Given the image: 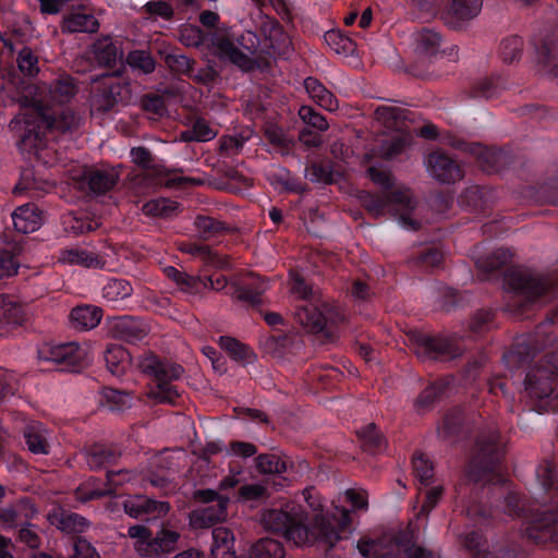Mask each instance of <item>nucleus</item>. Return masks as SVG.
Instances as JSON below:
<instances>
[{
  "label": "nucleus",
  "instance_id": "f257e3e1",
  "mask_svg": "<svg viewBox=\"0 0 558 558\" xmlns=\"http://www.w3.org/2000/svg\"><path fill=\"white\" fill-rule=\"evenodd\" d=\"M476 452L468 463L464 476L457 486V500L473 530L464 534L463 544L474 558H524L521 546L513 541L497 542L486 547L485 531L498 524L504 514L511 517L505 506L507 477L502 471L506 442L496 424L481 430ZM513 518L515 515H512Z\"/></svg>",
  "mask_w": 558,
  "mask_h": 558
},
{
  "label": "nucleus",
  "instance_id": "f03ea898",
  "mask_svg": "<svg viewBox=\"0 0 558 558\" xmlns=\"http://www.w3.org/2000/svg\"><path fill=\"white\" fill-rule=\"evenodd\" d=\"M76 93L74 78L62 75L50 85L46 100H36L22 119L12 120V128L21 132L19 148L22 151L38 155L51 142L78 132L83 117L69 106Z\"/></svg>",
  "mask_w": 558,
  "mask_h": 558
},
{
  "label": "nucleus",
  "instance_id": "7ed1b4c3",
  "mask_svg": "<svg viewBox=\"0 0 558 558\" xmlns=\"http://www.w3.org/2000/svg\"><path fill=\"white\" fill-rule=\"evenodd\" d=\"M318 507L319 510L312 518L298 506L291 510L270 509L263 514L262 520L267 530L296 545L317 544L330 549L351 534V513L343 507Z\"/></svg>",
  "mask_w": 558,
  "mask_h": 558
},
{
  "label": "nucleus",
  "instance_id": "20e7f679",
  "mask_svg": "<svg viewBox=\"0 0 558 558\" xmlns=\"http://www.w3.org/2000/svg\"><path fill=\"white\" fill-rule=\"evenodd\" d=\"M513 252L498 247L476 262L485 279L502 276V283L510 294L506 311L515 317L524 316L534 305L548 303L558 298V281L549 276L538 275L527 268L508 267Z\"/></svg>",
  "mask_w": 558,
  "mask_h": 558
},
{
  "label": "nucleus",
  "instance_id": "39448f33",
  "mask_svg": "<svg viewBox=\"0 0 558 558\" xmlns=\"http://www.w3.org/2000/svg\"><path fill=\"white\" fill-rule=\"evenodd\" d=\"M536 477L549 505L526 509L517 493L505 497V506L510 515L524 519L525 534L536 544L558 543V465L553 460H544L536 469Z\"/></svg>",
  "mask_w": 558,
  "mask_h": 558
},
{
  "label": "nucleus",
  "instance_id": "423d86ee",
  "mask_svg": "<svg viewBox=\"0 0 558 558\" xmlns=\"http://www.w3.org/2000/svg\"><path fill=\"white\" fill-rule=\"evenodd\" d=\"M290 291L295 301L294 318L308 331L329 336L338 324L344 322L345 315L339 306L324 302L300 274L290 275Z\"/></svg>",
  "mask_w": 558,
  "mask_h": 558
},
{
  "label": "nucleus",
  "instance_id": "0eeeda50",
  "mask_svg": "<svg viewBox=\"0 0 558 558\" xmlns=\"http://www.w3.org/2000/svg\"><path fill=\"white\" fill-rule=\"evenodd\" d=\"M137 367L149 377L147 398L156 404H178L183 388L178 384L184 374L180 364L145 351L137 359Z\"/></svg>",
  "mask_w": 558,
  "mask_h": 558
},
{
  "label": "nucleus",
  "instance_id": "6e6552de",
  "mask_svg": "<svg viewBox=\"0 0 558 558\" xmlns=\"http://www.w3.org/2000/svg\"><path fill=\"white\" fill-rule=\"evenodd\" d=\"M360 199L363 207L376 217L384 216L386 211L395 210L399 215V222L404 229L416 231L421 227V223L411 216L415 208V202L409 190H398L389 193L364 191Z\"/></svg>",
  "mask_w": 558,
  "mask_h": 558
},
{
  "label": "nucleus",
  "instance_id": "1a4fd4ad",
  "mask_svg": "<svg viewBox=\"0 0 558 558\" xmlns=\"http://www.w3.org/2000/svg\"><path fill=\"white\" fill-rule=\"evenodd\" d=\"M216 46L221 58L227 59L243 72H252L260 66L262 40L252 31L222 37L218 39Z\"/></svg>",
  "mask_w": 558,
  "mask_h": 558
},
{
  "label": "nucleus",
  "instance_id": "9d476101",
  "mask_svg": "<svg viewBox=\"0 0 558 558\" xmlns=\"http://www.w3.org/2000/svg\"><path fill=\"white\" fill-rule=\"evenodd\" d=\"M410 341L415 355L423 362H449L461 356L465 350L462 338L456 335L413 331Z\"/></svg>",
  "mask_w": 558,
  "mask_h": 558
},
{
  "label": "nucleus",
  "instance_id": "9b49d317",
  "mask_svg": "<svg viewBox=\"0 0 558 558\" xmlns=\"http://www.w3.org/2000/svg\"><path fill=\"white\" fill-rule=\"evenodd\" d=\"M131 97L130 84L116 74L104 75L92 88L90 106L98 112L112 111L119 105H126Z\"/></svg>",
  "mask_w": 558,
  "mask_h": 558
},
{
  "label": "nucleus",
  "instance_id": "f8f14e48",
  "mask_svg": "<svg viewBox=\"0 0 558 558\" xmlns=\"http://www.w3.org/2000/svg\"><path fill=\"white\" fill-rule=\"evenodd\" d=\"M38 359L51 362L60 372L80 373L88 364L87 351L76 342L45 343L38 349Z\"/></svg>",
  "mask_w": 558,
  "mask_h": 558
},
{
  "label": "nucleus",
  "instance_id": "ddd939ff",
  "mask_svg": "<svg viewBox=\"0 0 558 558\" xmlns=\"http://www.w3.org/2000/svg\"><path fill=\"white\" fill-rule=\"evenodd\" d=\"M393 542V553L378 554L377 544L372 539H360L357 549L365 558H439L434 551L416 545L408 532H399Z\"/></svg>",
  "mask_w": 558,
  "mask_h": 558
},
{
  "label": "nucleus",
  "instance_id": "4468645a",
  "mask_svg": "<svg viewBox=\"0 0 558 558\" xmlns=\"http://www.w3.org/2000/svg\"><path fill=\"white\" fill-rule=\"evenodd\" d=\"M452 146L475 157L480 167L487 173H498L506 169L511 161L507 150L496 147H487L480 143H469L454 140Z\"/></svg>",
  "mask_w": 558,
  "mask_h": 558
},
{
  "label": "nucleus",
  "instance_id": "2eb2a0df",
  "mask_svg": "<svg viewBox=\"0 0 558 558\" xmlns=\"http://www.w3.org/2000/svg\"><path fill=\"white\" fill-rule=\"evenodd\" d=\"M539 71L558 83V36L546 33L532 38Z\"/></svg>",
  "mask_w": 558,
  "mask_h": 558
},
{
  "label": "nucleus",
  "instance_id": "dca6fc26",
  "mask_svg": "<svg viewBox=\"0 0 558 558\" xmlns=\"http://www.w3.org/2000/svg\"><path fill=\"white\" fill-rule=\"evenodd\" d=\"M149 331V324L145 319L129 315L114 317L109 326L112 338L130 344L142 342Z\"/></svg>",
  "mask_w": 558,
  "mask_h": 558
},
{
  "label": "nucleus",
  "instance_id": "f3484780",
  "mask_svg": "<svg viewBox=\"0 0 558 558\" xmlns=\"http://www.w3.org/2000/svg\"><path fill=\"white\" fill-rule=\"evenodd\" d=\"M548 339L539 343L533 335H521L514 338L511 348L504 353L502 359L508 367L519 368L529 364L536 355L537 351L542 350L548 342Z\"/></svg>",
  "mask_w": 558,
  "mask_h": 558
},
{
  "label": "nucleus",
  "instance_id": "a211bd4d",
  "mask_svg": "<svg viewBox=\"0 0 558 558\" xmlns=\"http://www.w3.org/2000/svg\"><path fill=\"white\" fill-rule=\"evenodd\" d=\"M123 509L128 515L134 519L150 521L166 515L170 510V505L167 501L136 495L123 501Z\"/></svg>",
  "mask_w": 558,
  "mask_h": 558
},
{
  "label": "nucleus",
  "instance_id": "6ab92c4d",
  "mask_svg": "<svg viewBox=\"0 0 558 558\" xmlns=\"http://www.w3.org/2000/svg\"><path fill=\"white\" fill-rule=\"evenodd\" d=\"M427 168L430 174L442 183H454L463 177L460 163L442 150H435L428 155Z\"/></svg>",
  "mask_w": 558,
  "mask_h": 558
},
{
  "label": "nucleus",
  "instance_id": "aec40b11",
  "mask_svg": "<svg viewBox=\"0 0 558 558\" xmlns=\"http://www.w3.org/2000/svg\"><path fill=\"white\" fill-rule=\"evenodd\" d=\"M482 5L483 0H452L441 19L449 28L459 31L466 22L478 15Z\"/></svg>",
  "mask_w": 558,
  "mask_h": 558
},
{
  "label": "nucleus",
  "instance_id": "412c9836",
  "mask_svg": "<svg viewBox=\"0 0 558 558\" xmlns=\"http://www.w3.org/2000/svg\"><path fill=\"white\" fill-rule=\"evenodd\" d=\"M266 290L267 284L260 277L251 276L241 282L231 284L228 294L252 308H258L263 303V294Z\"/></svg>",
  "mask_w": 558,
  "mask_h": 558
},
{
  "label": "nucleus",
  "instance_id": "4be33fe9",
  "mask_svg": "<svg viewBox=\"0 0 558 558\" xmlns=\"http://www.w3.org/2000/svg\"><path fill=\"white\" fill-rule=\"evenodd\" d=\"M118 181L119 175L113 170L88 168L83 172L80 184L90 195L101 196L112 191Z\"/></svg>",
  "mask_w": 558,
  "mask_h": 558
},
{
  "label": "nucleus",
  "instance_id": "5701e85b",
  "mask_svg": "<svg viewBox=\"0 0 558 558\" xmlns=\"http://www.w3.org/2000/svg\"><path fill=\"white\" fill-rule=\"evenodd\" d=\"M26 320V311L16 296L0 294V336L22 326Z\"/></svg>",
  "mask_w": 558,
  "mask_h": 558
},
{
  "label": "nucleus",
  "instance_id": "b1692460",
  "mask_svg": "<svg viewBox=\"0 0 558 558\" xmlns=\"http://www.w3.org/2000/svg\"><path fill=\"white\" fill-rule=\"evenodd\" d=\"M292 51L293 47L289 35L280 26H272L262 41L260 61L268 58L288 59Z\"/></svg>",
  "mask_w": 558,
  "mask_h": 558
},
{
  "label": "nucleus",
  "instance_id": "393cba45",
  "mask_svg": "<svg viewBox=\"0 0 558 558\" xmlns=\"http://www.w3.org/2000/svg\"><path fill=\"white\" fill-rule=\"evenodd\" d=\"M27 449L36 456H48L52 447V432L41 422H31L23 429Z\"/></svg>",
  "mask_w": 558,
  "mask_h": 558
},
{
  "label": "nucleus",
  "instance_id": "a878e982",
  "mask_svg": "<svg viewBox=\"0 0 558 558\" xmlns=\"http://www.w3.org/2000/svg\"><path fill=\"white\" fill-rule=\"evenodd\" d=\"M416 50L428 57H436L438 54H446L451 60L457 57L458 48L452 46L448 49H440L442 43V36L440 33L432 28H422L415 35Z\"/></svg>",
  "mask_w": 558,
  "mask_h": 558
},
{
  "label": "nucleus",
  "instance_id": "bb28decb",
  "mask_svg": "<svg viewBox=\"0 0 558 558\" xmlns=\"http://www.w3.org/2000/svg\"><path fill=\"white\" fill-rule=\"evenodd\" d=\"M181 534L177 531L168 529L163 523L161 527L151 536L145 557H162L174 553L178 549V544Z\"/></svg>",
  "mask_w": 558,
  "mask_h": 558
},
{
  "label": "nucleus",
  "instance_id": "cd10ccee",
  "mask_svg": "<svg viewBox=\"0 0 558 558\" xmlns=\"http://www.w3.org/2000/svg\"><path fill=\"white\" fill-rule=\"evenodd\" d=\"M129 481V473L124 470L112 471L108 470L106 473V483L102 486L78 489V498L86 502L90 500L100 499L106 496L117 494L118 486Z\"/></svg>",
  "mask_w": 558,
  "mask_h": 558
},
{
  "label": "nucleus",
  "instance_id": "c85d7f7f",
  "mask_svg": "<svg viewBox=\"0 0 558 558\" xmlns=\"http://www.w3.org/2000/svg\"><path fill=\"white\" fill-rule=\"evenodd\" d=\"M120 456L118 447L101 442H95L84 450V458L90 470L107 469L116 463Z\"/></svg>",
  "mask_w": 558,
  "mask_h": 558
},
{
  "label": "nucleus",
  "instance_id": "c756f323",
  "mask_svg": "<svg viewBox=\"0 0 558 558\" xmlns=\"http://www.w3.org/2000/svg\"><path fill=\"white\" fill-rule=\"evenodd\" d=\"M451 379L448 377L438 378L429 383L418 395L414 407L418 413L430 410L434 404L446 398L449 393Z\"/></svg>",
  "mask_w": 558,
  "mask_h": 558
},
{
  "label": "nucleus",
  "instance_id": "7c9ffc66",
  "mask_svg": "<svg viewBox=\"0 0 558 558\" xmlns=\"http://www.w3.org/2000/svg\"><path fill=\"white\" fill-rule=\"evenodd\" d=\"M59 260L66 265L104 269L106 260L98 254L82 247H69L60 252Z\"/></svg>",
  "mask_w": 558,
  "mask_h": 558
},
{
  "label": "nucleus",
  "instance_id": "2f4dec72",
  "mask_svg": "<svg viewBox=\"0 0 558 558\" xmlns=\"http://www.w3.org/2000/svg\"><path fill=\"white\" fill-rule=\"evenodd\" d=\"M493 199V191L483 185H471L461 194L463 205L482 214H485L492 207Z\"/></svg>",
  "mask_w": 558,
  "mask_h": 558
},
{
  "label": "nucleus",
  "instance_id": "473e14b6",
  "mask_svg": "<svg viewBox=\"0 0 558 558\" xmlns=\"http://www.w3.org/2000/svg\"><path fill=\"white\" fill-rule=\"evenodd\" d=\"M71 326L76 330H90L98 326L102 317V310L94 305H80L70 313Z\"/></svg>",
  "mask_w": 558,
  "mask_h": 558
},
{
  "label": "nucleus",
  "instance_id": "72a5a7b5",
  "mask_svg": "<svg viewBox=\"0 0 558 558\" xmlns=\"http://www.w3.org/2000/svg\"><path fill=\"white\" fill-rule=\"evenodd\" d=\"M229 500H221L220 504L208 505L203 509L193 512L191 522L195 527H210L227 518Z\"/></svg>",
  "mask_w": 558,
  "mask_h": 558
},
{
  "label": "nucleus",
  "instance_id": "f704fd0d",
  "mask_svg": "<svg viewBox=\"0 0 558 558\" xmlns=\"http://www.w3.org/2000/svg\"><path fill=\"white\" fill-rule=\"evenodd\" d=\"M36 511L32 500L28 497H23L13 506L0 507V522L5 527H15L21 522L22 512L27 519L32 518Z\"/></svg>",
  "mask_w": 558,
  "mask_h": 558
},
{
  "label": "nucleus",
  "instance_id": "c9c22d12",
  "mask_svg": "<svg viewBox=\"0 0 558 558\" xmlns=\"http://www.w3.org/2000/svg\"><path fill=\"white\" fill-rule=\"evenodd\" d=\"M506 89V80L501 75H492L476 81L470 90V96L475 99L490 100L499 97Z\"/></svg>",
  "mask_w": 558,
  "mask_h": 558
},
{
  "label": "nucleus",
  "instance_id": "e433bc0d",
  "mask_svg": "<svg viewBox=\"0 0 558 558\" xmlns=\"http://www.w3.org/2000/svg\"><path fill=\"white\" fill-rule=\"evenodd\" d=\"M12 220L15 230L22 233L34 232L41 223V217L38 208L29 204L16 208L12 215Z\"/></svg>",
  "mask_w": 558,
  "mask_h": 558
},
{
  "label": "nucleus",
  "instance_id": "4c0bfd02",
  "mask_svg": "<svg viewBox=\"0 0 558 558\" xmlns=\"http://www.w3.org/2000/svg\"><path fill=\"white\" fill-rule=\"evenodd\" d=\"M105 362L113 376L121 377L130 368L131 354L122 345L111 344L105 352Z\"/></svg>",
  "mask_w": 558,
  "mask_h": 558
},
{
  "label": "nucleus",
  "instance_id": "58836bf2",
  "mask_svg": "<svg viewBox=\"0 0 558 558\" xmlns=\"http://www.w3.org/2000/svg\"><path fill=\"white\" fill-rule=\"evenodd\" d=\"M197 236L203 241H209L225 235L230 228L223 221L206 215H197L194 220Z\"/></svg>",
  "mask_w": 558,
  "mask_h": 558
},
{
  "label": "nucleus",
  "instance_id": "ea45409f",
  "mask_svg": "<svg viewBox=\"0 0 558 558\" xmlns=\"http://www.w3.org/2000/svg\"><path fill=\"white\" fill-rule=\"evenodd\" d=\"M62 28L68 33H96L99 22L92 13L73 12L64 17Z\"/></svg>",
  "mask_w": 558,
  "mask_h": 558
},
{
  "label": "nucleus",
  "instance_id": "a19ab883",
  "mask_svg": "<svg viewBox=\"0 0 558 558\" xmlns=\"http://www.w3.org/2000/svg\"><path fill=\"white\" fill-rule=\"evenodd\" d=\"M356 435L361 441L363 450L371 454L381 453L386 449V438L377 429V426L374 423H369L361 427L356 432Z\"/></svg>",
  "mask_w": 558,
  "mask_h": 558
},
{
  "label": "nucleus",
  "instance_id": "79ce46f5",
  "mask_svg": "<svg viewBox=\"0 0 558 558\" xmlns=\"http://www.w3.org/2000/svg\"><path fill=\"white\" fill-rule=\"evenodd\" d=\"M220 345L232 360L242 365L253 364L257 360L251 347L232 337L221 336Z\"/></svg>",
  "mask_w": 558,
  "mask_h": 558
},
{
  "label": "nucleus",
  "instance_id": "37998d69",
  "mask_svg": "<svg viewBox=\"0 0 558 558\" xmlns=\"http://www.w3.org/2000/svg\"><path fill=\"white\" fill-rule=\"evenodd\" d=\"M160 58L175 74L189 76L193 65H196L195 60L180 52L179 48H165L159 50Z\"/></svg>",
  "mask_w": 558,
  "mask_h": 558
},
{
  "label": "nucleus",
  "instance_id": "c03bdc74",
  "mask_svg": "<svg viewBox=\"0 0 558 558\" xmlns=\"http://www.w3.org/2000/svg\"><path fill=\"white\" fill-rule=\"evenodd\" d=\"M444 260V252L438 244L421 246L411 257L413 266L421 269L439 267Z\"/></svg>",
  "mask_w": 558,
  "mask_h": 558
},
{
  "label": "nucleus",
  "instance_id": "a18cd8bd",
  "mask_svg": "<svg viewBox=\"0 0 558 558\" xmlns=\"http://www.w3.org/2000/svg\"><path fill=\"white\" fill-rule=\"evenodd\" d=\"M304 88L310 97L324 109L331 111L337 108V98L317 78L306 77Z\"/></svg>",
  "mask_w": 558,
  "mask_h": 558
},
{
  "label": "nucleus",
  "instance_id": "49530a36",
  "mask_svg": "<svg viewBox=\"0 0 558 558\" xmlns=\"http://www.w3.org/2000/svg\"><path fill=\"white\" fill-rule=\"evenodd\" d=\"M64 230L73 235H81L95 231L99 227V222L92 218L87 213L76 211L69 214L63 219Z\"/></svg>",
  "mask_w": 558,
  "mask_h": 558
},
{
  "label": "nucleus",
  "instance_id": "de8ad7c7",
  "mask_svg": "<svg viewBox=\"0 0 558 558\" xmlns=\"http://www.w3.org/2000/svg\"><path fill=\"white\" fill-rule=\"evenodd\" d=\"M255 466L262 474L281 475L292 468V463L275 453H260L255 458Z\"/></svg>",
  "mask_w": 558,
  "mask_h": 558
},
{
  "label": "nucleus",
  "instance_id": "09e8293b",
  "mask_svg": "<svg viewBox=\"0 0 558 558\" xmlns=\"http://www.w3.org/2000/svg\"><path fill=\"white\" fill-rule=\"evenodd\" d=\"M464 414L460 409L449 410L438 425V436L444 439H451L460 436L463 432Z\"/></svg>",
  "mask_w": 558,
  "mask_h": 558
},
{
  "label": "nucleus",
  "instance_id": "8fccbe9b",
  "mask_svg": "<svg viewBox=\"0 0 558 558\" xmlns=\"http://www.w3.org/2000/svg\"><path fill=\"white\" fill-rule=\"evenodd\" d=\"M133 396L125 390L104 387L100 403L110 411H123L132 405Z\"/></svg>",
  "mask_w": 558,
  "mask_h": 558
},
{
  "label": "nucleus",
  "instance_id": "3c124183",
  "mask_svg": "<svg viewBox=\"0 0 558 558\" xmlns=\"http://www.w3.org/2000/svg\"><path fill=\"white\" fill-rule=\"evenodd\" d=\"M96 61L104 66L112 68L118 59V48L109 37L97 39L93 45Z\"/></svg>",
  "mask_w": 558,
  "mask_h": 558
},
{
  "label": "nucleus",
  "instance_id": "603ef678",
  "mask_svg": "<svg viewBox=\"0 0 558 558\" xmlns=\"http://www.w3.org/2000/svg\"><path fill=\"white\" fill-rule=\"evenodd\" d=\"M133 293L131 282L122 278H110L102 287V296L109 302L130 298Z\"/></svg>",
  "mask_w": 558,
  "mask_h": 558
},
{
  "label": "nucleus",
  "instance_id": "864d4df0",
  "mask_svg": "<svg viewBox=\"0 0 558 558\" xmlns=\"http://www.w3.org/2000/svg\"><path fill=\"white\" fill-rule=\"evenodd\" d=\"M284 556L282 543L270 537L259 539L251 549V558H284Z\"/></svg>",
  "mask_w": 558,
  "mask_h": 558
},
{
  "label": "nucleus",
  "instance_id": "5fc2aeb1",
  "mask_svg": "<svg viewBox=\"0 0 558 558\" xmlns=\"http://www.w3.org/2000/svg\"><path fill=\"white\" fill-rule=\"evenodd\" d=\"M524 40L519 35L505 37L499 46V54L505 63H513L521 59Z\"/></svg>",
  "mask_w": 558,
  "mask_h": 558
},
{
  "label": "nucleus",
  "instance_id": "6e6d98bb",
  "mask_svg": "<svg viewBox=\"0 0 558 558\" xmlns=\"http://www.w3.org/2000/svg\"><path fill=\"white\" fill-rule=\"evenodd\" d=\"M179 210V204L170 198L150 199L143 206V211L147 216L168 218Z\"/></svg>",
  "mask_w": 558,
  "mask_h": 558
},
{
  "label": "nucleus",
  "instance_id": "4d7b16f0",
  "mask_svg": "<svg viewBox=\"0 0 558 558\" xmlns=\"http://www.w3.org/2000/svg\"><path fill=\"white\" fill-rule=\"evenodd\" d=\"M216 136V132L210 128L205 119H196L192 128L182 133L186 142H208Z\"/></svg>",
  "mask_w": 558,
  "mask_h": 558
},
{
  "label": "nucleus",
  "instance_id": "13d9d810",
  "mask_svg": "<svg viewBox=\"0 0 558 558\" xmlns=\"http://www.w3.org/2000/svg\"><path fill=\"white\" fill-rule=\"evenodd\" d=\"M89 526V522L75 512H62L58 519V527L65 533H82Z\"/></svg>",
  "mask_w": 558,
  "mask_h": 558
},
{
  "label": "nucleus",
  "instance_id": "bf43d9fd",
  "mask_svg": "<svg viewBox=\"0 0 558 558\" xmlns=\"http://www.w3.org/2000/svg\"><path fill=\"white\" fill-rule=\"evenodd\" d=\"M128 64L145 74L153 73L156 69V61L150 52L145 50L130 51L126 57Z\"/></svg>",
  "mask_w": 558,
  "mask_h": 558
},
{
  "label": "nucleus",
  "instance_id": "052dcab7",
  "mask_svg": "<svg viewBox=\"0 0 558 558\" xmlns=\"http://www.w3.org/2000/svg\"><path fill=\"white\" fill-rule=\"evenodd\" d=\"M142 9L151 20L161 19L169 22L174 17L173 7L166 0H149Z\"/></svg>",
  "mask_w": 558,
  "mask_h": 558
},
{
  "label": "nucleus",
  "instance_id": "680f3d73",
  "mask_svg": "<svg viewBox=\"0 0 558 558\" xmlns=\"http://www.w3.org/2000/svg\"><path fill=\"white\" fill-rule=\"evenodd\" d=\"M16 62L20 71L26 76L32 77L39 72L38 57L29 47H23L19 51Z\"/></svg>",
  "mask_w": 558,
  "mask_h": 558
},
{
  "label": "nucleus",
  "instance_id": "e2e57ef3",
  "mask_svg": "<svg viewBox=\"0 0 558 558\" xmlns=\"http://www.w3.org/2000/svg\"><path fill=\"white\" fill-rule=\"evenodd\" d=\"M445 0H410V7L420 19H432L438 14Z\"/></svg>",
  "mask_w": 558,
  "mask_h": 558
},
{
  "label": "nucleus",
  "instance_id": "0e129e2a",
  "mask_svg": "<svg viewBox=\"0 0 558 558\" xmlns=\"http://www.w3.org/2000/svg\"><path fill=\"white\" fill-rule=\"evenodd\" d=\"M412 466L420 483L425 486L429 485L434 476V468L430 462L422 453H416L413 456Z\"/></svg>",
  "mask_w": 558,
  "mask_h": 558
},
{
  "label": "nucleus",
  "instance_id": "69168bd1",
  "mask_svg": "<svg viewBox=\"0 0 558 558\" xmlns=\"http://www.w3.org/2000/svg\"><path fill=\"white\" fill-rule=\"evenodd\" d=\"M142 109L154 117L161 118L167 113L165 98L158 94H145L141 99Z\"/></svg>",
  "mask_w": 558,
  "mask_h": 558
},
{
  "label": "nucleus",
  "instance_id": "338daca9",
  "mask_svg": "<svg viewBox=\"0 0 558 558\" xmlns=\"http://www.w3.org/2000/svg\"><path fill=\"white\" fill-rule=\"evenodd\" d=\"M299 117L307 126H312L318 131H326L328 129L326 118L311 106H301Z\"/></svg>",
  "mask_w": 558,
  "mask_h": 558
},
{
  "label": "nucleus",
  "instance_id": "774afa93",
  "mask_svg": "<svg viewBox=\"0 0 558 558\" xmlns=\"http://www.w3.org/2000/svg\"><path fill=\"white\" fill-rule=\"evenodd\" d=\"M537 199L544 203L558 205V175L548 178L537 190Z\"/></svg>",
  "mask_w": 558,
  "mask_h": 558
}]
</instances>
